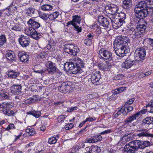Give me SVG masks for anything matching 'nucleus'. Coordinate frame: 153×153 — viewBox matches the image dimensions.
Segmentation results:
<instances>
[{
	"instance_id": "obj_59",
	"label": "nucleus",
	"mask_w": 153,
	"mask_h": 153,
	"mask_svg": "<svg viewBox=\"0 0 153 153\" xmlns=\"http://www.w3.org/2000/svg\"><path fill=\"white\" fill-rule=\"evenodd\" d=\"M94 138L95 140V142L100 141L102 139V137L100 135H97L94 136Z\"/></svg>"
},
{
	"instance_id": "obj_19",
	"label": "nucleus",
	"mask_w": 153,
	"mask_h": 153,
	"mask_svg": "<svg viewBox=\"0 0 153 153\" xmlns=\"http://www.w3.org/2000/svg\"><path fill=\"white\" fill-rule=\"evenodd\" d=\"M101 78V76L100 74L95 73L92 74L91 76V79L92 83L95 85L99 84L98 82Z\"/></svg>"
},
{
	"instance_id": "obj_18",
	"label": "nucleus",
	"mask_w": 153,
	"mask_h": 153,
	"mask_svg": "<svg viewBox=\"0 0 153 153\" xmlns=\"http://www.w3.org/2000/svg\"><path fill=\"white\" fill-rule=\"evenodd\" d=\"M140 113L144 114V112H143V111H141L133 114V115L126 118L124 121L126 123H131L133 121L135 120L137 118L139 117Z\"/></svg>"
},
{
	"instance_id": "obj_26",
	"label": "nucleus",
	"mask_w": 153,
	"mask_h": 153,
	"mask_svg": "<svg viewBox=\"0 0 153 153\" xmlns=\"http://www.w3.org/2000/svg\"><path fill=\"white\" fill-rule=\"evenodd\" d=\"M130 143L136 151H137L139 148L142 149L141 141L135 140Z\"/></svg>"
},
{
	"instance_id": "obj_57",
	"label": "nucleus",
	"mask_w": 153,
	"mask_h": 153,
	"mask_svg": "<svg viewBox=\"0 0 153 153\" xmlns=\"http://www.w3.org/2000/svg\"><path fill=\"white\" fill-rule=\"evenodd\" d=\"M145 41L147 42L151 46L153 47V39L150 38L146 39Z\"/></svg>"
},
{
	"instance_id": "obj_54",
	"label": "nucleus",
	"mask_w": 153,
	"mask_h": 153,
	"mask_svg": "<svg viewBox=\"0 0 153 153\" xmlns=\"http://www.w3.org/2000/svg\"><path fill=\"white\" fill-rule=\"evenodd\" d=\"M85 142L89 143H95V139L94 136H93L89 138H87L85 140Z\"/></svg>"
},
{
	"instance_id": "obj_47",
	"label": "nucleus",
	"mask_w": 153,
	"mask_h": 153,
	"mask_svg": "<svg viewBox=\"0 0 153 153\" xmlns=\"http://www.w3.org/2000/svg\"><path fill=\"white\" fill-rule=\"evenodd\" d=\"M141 142L142 149H144L146 147L149 146L150 145V143L148 141H141Z\"/></svg>"
},
{
	"instance_id": "obj_63",
	"label": "nucleus",
	"mask_w": 153,
	"mask_h": 153,
	"mask_svg": "<svg viewBox=\"0 0 153 153\" xmlns=\"http://www.w3.org/2000/svg\"><path fill=\"white\" fill-rule=\"evenodd\" d=\"M15 126L14 124H10L6 128V130L8 131L10 129H15Z\"/></svg>"
},
{
	"instance_id": "obj_8",
	"label": "nucleus",
	"mask_w": 153,
	"mask_h": 153,
	"mask_svg": "<svg viewBox=\"0 0 153 153\" xmlns=\"http://www.w3.org/2000/svg\"><path fill=\"white\" fill-rule=\"evenodd\" d=\"M63 48L65 52L72 55H76L78 52L77 46L72 44H66Z\"/></svg>"
},
{
	"instance_id": "obj_62",
	"label": "nucleus",
	"mask_w": 153,
	"mask_h": 153,
	"mask_svg": "<svg viewBox=\"0 0 153 153\" xmlns=\"http://www.w3.org/2000/svg\"><path fill=\"white\" fill-rule=\"evenodd\" d=\"M94 35L93 33H89L87 35L86 37L87 39H91L92 41L94 39Z\"/></svg>"
},
{
	"instance_id": "obj_33",
	"label": "nucleus",
	"mask_w": 153,
	"mask_h": 153,
	"mask_svg": "<svg viewBox=\"0 0 153 153\" xmlns=\"http://www.w3.org/2000/svg\"><path fill=\"white\" fill-rule=\"evenodd\" d=\"M28 114H30L33 115L36 118H38L41 115V113L39 111H31L27 113Z\"/></svg>"
},
{
	"instance_id": "obj_10",
	"label": "nucleus",
	"mask_w": 153,
	"mask_h": 153,
	"mask_svg": "<svg viewBox=\"0 0 153 153\" xmlns=\"http://www.w3.org/2000/svg\"><path fill=\"white\" fill-rule=\"evenodd\" d=\"M18 41L20 45L23 47L27 46L30 42V39L27 36H25L23 35L19 36Z\"/></svg>"
},
{
	"instance_id": "obj_39",
	"label": "nucleus",
	"mask_w": 153,
	"mask_h": 153,
	"mask_svg": "<svg viewBox=\"0 0 153 153\" xmlns=\"http://www.w3.org/2000/svg\"><path fill=\"white\" fill-rule=\"evenodd\" d=\"M7 8L8 10H8L11 15L15 12L16 10H17L16 7L13 5L12 3Z\"/></svg>"
},
{
	"instance_id": "obj_37",
	"label": "nucleus",
	"mask_w": 153,
	"mask_h": 153,
	"mask_svg": "<svg viewBox=\"0 0 153 153\" xmlns=\"http://www.w3.org/2000/svg\"><path fill=\"white\" fill-rule=\"evenodd\" d=\"M126 89V87H123L116 88L112 91V92L113 94H118L120 93H121Z\"/></svg>"
},
{
	"instance_id": "obj_29",
	"label": "nucleus",
	"mask_w": 153,
	"mask_h": 153,
	"mask_svg": "<svg viewBox=\"0 0 153 153\" xmlns=\"http://www.w3.org/2000/svg\"><path fill=\"white\" fill-rule=\"evenodd\" d=\"M89 151L90 153H99L101 152V149L97 146H92L89 148Z\"/></svg>"
},
{
	"instance_id": "obj_20",
	"label": "nucleus",
	"mask_w": 153,
	"mask_h": 153,
	"mask_svg": "<svg viewBox=\"0 0 153 153\" xmlns=\"http://www.w3.org/2000/svg\"><path fill=\"white\" fill-rule=\"evenodd\" d=\"M27 23L30 25L31 27L29 28H33L32 30H35V29L38 28L41 26L39 23L31 19L28 21Z\"/></svg>"
},
{
	"instance_id": "obj_16",
	"label": "nucleus",
	"mask_w": 153,
	"mask_h": 153,
	"mask_svg": "<svg viewBox=\"0 0 153 153\" xmlns=\"http://www.w3.org/2000/svg\"><path fill=\"white\" fill-rule=\"evenodd\" d=\"M22 87L20 84H14L11 86L10 92L14 94H19L21 93Z\"/></svg>"
},
{
	"instance_id": "obj_9",
	"label": "nucleus",
	"mask_w": 153,
	"mask_h": 153,
	"mask_svg": "<svg viewBox=\"0 0 153 153\" xmlns=\"http://www.w3.org/2000/svg\"><path fill=\"white\" fill-rule=\"evenodd\" d=\"M58 84V90L61 92L66 93L70 91V86L67 82H59Z\"/></svg>"
},
{
	"instance_id": "obj_6",
	"label": "nucleus",
	"mask_w": 153,
	"mask_h": 153,
	"mask_svg": "<svg viewBox=\"0 0 153 153\" xmlns=\"http://www.w3.org/2000/svg\"><path fill=\"white\" fill-rule=\"evenodd\" d=\"M98 56L102 59L106 60V62L112 60L111 52L105 48H102L99 51Z\"/></svg>"
},
{
	"instance_id": "obj_15",
	"label": "nucleus",
	"mask_w": 153,
	"mask_h": 153,
	"mask_svg": "<svg viewBox=\"0 0 153 153\" xmlns=\"http://www.w3.org/2000/svg\"><path fill=\"white\" fill-rule=\"evenodd\" d=\"M25 33L27 35L30 36L32 38L36 40L39 39L41 37L40 33H37L35 30H32L31 28H29L27 31H26Z\"/></svg>"
},
{
	"instance_id": "obj_11",
	"label": "nucleus",
	"mask_w": 153,
	"mask_h": 153,
	"mask_svg": "<svg viewBox=\"0 0 153 153\" xmlns=\"http://www.w3.org/2000/svg\"><path fill=\"white\" fill-rule=\"evenodd\" d=\"M119 8L118 7L114 4H111L105 7V10L108 14L112 15H117Z\"/></svg>"
},
{
	"instance_id": "obj_50",
	"label": "nucleus",
	"mask_w": 153,
	"mask_h": 153,
	"mask_svg": "<svg viewBox=\"0 0 153 153\" xmlns=\"http://www.w3.org/2000/svg\"><path fill=\"white\" fill-rule=\"evenodd\" d=\"M4 108L9 109L14 106V103L13 102H4Z\"/></svg>"
},
{
	"instance_id": "obj_2",
	"label": "nucleus",
	"mask_w": 153,
	"mask_h": 153,
	"mask_svg": "<svg viewBox=\"0 0 153 153\" xmlns=\"http://www.w3.org/2000/svg\"><path fill=\"white\" fill-rule=\"evenodd\" d=\"M84 62L80 58L76 57L74 62H67L64 65V70L66 72H70L72 74H76L82 72V68L84 67Z\"/></svg>"
},
{
	"instance_id": "obj_60",
	"label": "nucleus",
	"mask_w": 153,
	"mask_h": 153,
	"mask_svg": "<svg viewBox=\"0 0 153 153\" xmlns=\"http://www.w3.org/2000/svg\"><path fill=\"white\" fill-rule=\"evenodd\" d=\"M147 110L148 109V108H153V100H151L148 104L146 105Z\"/></svg>"
},
{
	"instance_id": "obj_30",
	"label": "nucleus",
	"mask_w": 153,
	"mask_h": 153,
	"mask_svg": "<svg viewBox=\"0 0 153 153\" xmlns=\"http://www.w3.org/2000/svg\"><path fill=\"white\" fill-rule=\"evenodd\" d=\"M134 16H133L131 19V24L133 25H137L140 23L141 19L136 14H134Z\"/></svg>"
},
{
	"instance_id": "obj_40",
	"label": "nucleus",
	"mask_w": 153,
	"mask_h": 153,
	"mask_svg": "<svg viewBox=\"0 0 153 153\" xmlns=\"http://www.w3.org/2000/svg\"><path fill=\"white\" fill-rule=\"evenodd\" d=\"M56 44V42L54 41L53 39H50L48 41V43L46 47L48 49L50 50L51 48V47H53Z\"/></svg>"
},
{
	"instance_id": "obj_64",
	"label": "nucleus",
	"mask_w": 153,
	"mask_h": 153,
	"mask_svg": "<svg viewBox=\"0 0 153 153\" xmlns=\"http://www.w3.org/2000/svg\"><path fill=\"white\" fill-rule=\"evenodd\" d=\"M123 76V75L119 74L114 77V79L116 80H120L122 79Z\"/></svg>"
},
{
	"instance_id": "obj_31",
	"label": "nucleus",
	"mask_w": 153,
	"mask_h": 153,
	"mask_svg": "<svg viewBox=\"0 0 153 153\" xmlns=\"http://www.w3.org/2000/svg\"><path fill=\"white\" fill-rule=\"evenodd\" d=\"M41 66L39 65H37L34 66L33 70L34 72L42 74L44 72Z\"/></svg>"
},
{
	"instance_id": "obj_22",
	"label": "nucleus",
	"mask_w": 153,
	"mask_h": 153,
	"mask_svg": "<svg viewBox=\"0 0 153 153\" xmlns=\"http://www.w3.org/2000/svg\"><path fill=\"white\" fill-rule=\"evenodd\" d=\"M18 56L20 60L23 62H26L29 60V55L27 53L24 52H20L18 54Z\"/></svg>"
},
{
	"instance_id": "obj_1",
	"label": "nucleus",
	"mask_w": 153,
	"mask_h": 153,
	"mask_svg": "<svg viewBox=\"0 0 153 153\" xmlns=\"http://www.w3.org/2000/svg\"><path fill=\"white\" fill-rule=\"evenodd\" d=\"M113 44L115 52L118 56L123 57L129 52L130 40L128 36H119Z\"/></svg>"
},
{
	"instance_id": "obj_34",
	"label": "nucleus",
	"mask_w": 153,
	"mask_h": 153,
	"mask_svg": "<svg viewBox=\"0 0 153 153\" xmlns=\"http://www.w3.org/2000/svg\"><path fill=\"white\" fill-rule=\"evenodd\" d=\"M59 15V13L58 12L56 11L50 14L48 18L50 20L52 21L56 19Z\"/></svg>"
},
{
	"instance_id": "obj_23",
	"label": "nucleus",
	"mask_w": 153,
	"mask_h": 153,
	"mask_svg": "<svg viewBox=\"0 0 153 153\" xmlns=\"http://www.w3.org/2000/svg\"><path fill=\"white\" fill-rule=\"evenodd\" d=\"M10 98L9 93L5 89H1L0 90V98L2 100L8 99Z\"/></svg>"
},
{
	"instance_id": "obj_5",
	"label": "nucleus",
	"mask_w": 153,
	"mask_h": 153,
	"mask_svg": "<svg viewBox=\"0 0 153 153\" xmlns=\"http://www.w3.org/2000/svg\"><path fill=\"white\" fill-rule=\"evenodd\" d=\"M46 66L48 68L46 70L48 74H57L58 76H60L61 75V73L56 67L55 63L51 61H48L46 63Z\"/></svg>"
},
{
	"instance_id": "obj_12",
	"label": "nucleus",
	"mask_w": 153,
	"mask_h": 153,
	"mask_svg": "<svg viewBox=\"0 0 153 153\" xmlns=\"http://www.w3.org/2000/svg\"><path fill=\"white\" fill-rule=\"evenodd\" d=\"M137 131L141 132L137 134V136L139 137H146L153 138V131H151L149 130H146V129H143Z\"/></svg>"
},
{
	"instance_id": "obj_3",
	"label": "nucleus",
	"mask_w": 153,
	"mask_h": 153,
	"mask_svg": "<svg viewBox=\"0 0 153 153\" xmlns=\"http://www.w3.org/2000/svg\"><path fill=\"white\" fill-rule=\"evenodd\" d=\"M141 23L137 25L136 26V30L137 32V37H140L142 35H144L146 33V29L149 27V22L146 20L143 19Z\"/></svg>"
},
{
	"instance_id": "obj_24",
	"label": "nucleus",
	"mask_w": 153,
	"mask_h": 153,
	"mask_svg": "<svg viewBox=\"0 0 153 153\" xmlns=\"http://www.w3.org/2000/svg\"><path fill=\"white\" fill-rule=\"evenodd\" d=\"M20 72L16 70H10L9 71L7 74L8 76L10 78H16L19 76Z\"/></svg>"
},
{
	"instance_id": "obj_25",
	"label": "nucleus",
	"mask_w": 153,
	"mask_h": 153,
	"mask_svg": "<svg viewBox=\"0 0 153 153\" xmlns=\"http://www.w3.org/2000/svg\"><path fill=\"white\" fill-rule=\"evenodd\" d=\"M124 150L127 153H134L136 151L130 143L125 146Z\"/></svg>"
},
{
	"instance_id": "obj_46",
	"label": "nucleus",
	"mask_w": 153,
	"mask_h": 153,
	"mask_svg": "<svg viewBox=\"0 0 153 153\" xmlns=\"http://www.w3.org/2000/svg\"><path fill=\"white\" fill-rule=\"evenodd\" d=\"M1 10L2 16H11L8 10H8L7 7Z\"/></svg>"
},
{
	"instance_id": "obj_17",
	"label": "nucleus",
	"mask_w": 153,
	"mask_h": 153,
	"mask_svg": "<svg viewBox=\"0 0 153 153\" xmlns=\"http://www.w3.org/2000/svg\"><path fill=\"white\" fill-rule=\"evenodd\" d=\"M97 21L100 25L104 27L108 28L109 24V21L108 19L102 16H99Z\"/></svg>"
},
{
	"instance_id": "obj_42",
	"label": "nucleus",
	"mask_w": 153,
	"mask_h": 153,
	"mask_svg": "<svg viewBox=\"0 0 153 153\" xmlns=\"http://www.w3.org/2000/svg\"><path fill=\"white\" fill-rule=\"evenodd\" d=\"M37 96L36 95L33 96V98H30L24 101V104H30L32 102H34L36 100V96Z\"/></svg>"
},
{
	"instance_id": "obj_28",
	"label": "nucleus",
	"mask_w": 153,
	"mask_h": 153,
	"mask_svg": "<svg viewBox=\"0 0 153 153\" xmlns=\"http://www.w3.org/2000/svg\"><path fill=\"white\" fill-rule=\"evenodd\" d=\"M122 7L126 9H128L132 4V0H123Z\"/></svg>"
},
{
	"instance_id": "obj_14",
	"label": "nucleus",
	"mask_w": 153,
	"mask_h": 153,
	"mask_svg": "<svg viewBox=\"0 0 153 153\" xmlns=\"http://www.w3.org/2000/svg\"><path fill=\"white\" fill-rule=\"evenodd\" d=\"M135 61L130 56H128L122 64V67L128 69L135 64Z\"/></svg>"
},
{
	"instance_id": "obj_45",
	"label": "nucleus",
	"mask_w": 153,
	"mask_h": 153,
	"mask_svg": "<svg viewBox=\"0 0 153 153\" xmlns=\"http://www.w3.org/2000/svg\"><path fill=\"white\" fill-rule=\"evenodd\" d=\"M11 29L15 31H21V28L20 25L18 24H16L13 26H12Z\"/></svg>"
},
{
	"instance_id": "obj_61",
	"label": "nucleus",
	"mask_w": 153,
	"mask_h": 153,
	"mask_svg": "<svg viewBox=\"0 0 153 153\" xmlns=\"http://www.w3.org/2000/svg\"><path fill=\"white\" fill-rule=\"evenodd\" d=\"M74 27V30L77 31L78 33L81 32L82 29L80 27L77 25L76 24Z\"/></svg>"
},
{
	"instance_id": "obj_53",
	"label": "nucleus",
	"mask_w": 153,
	"mask_h": 153,
	"mask_svg": "<svg viewBox=\"0 0 153 153\" xmlns=\"http://www.w3.org/2000/svg\"><path fill=\"white\" fill-rule=\"evenodd\" d=\"M39 17L44 20H47L48 17V14L44 13H39Z\"/></svg>"
},
{
	"instance_id": "obj_7",
	"label": "nucleus",
	"mask_w": 153,
	"mask_h": 153,
	"mask_svg": "<svg viewBox=\"0 0 153 153\" xmlns=\"http://www.w3.org/2000/svg\"><path fill=\"white\" fill-rule=\"evenodd\" d=\"M150 7H153V0H145L139 2L136 6L134 10L137 9L140 10Z\"/></svg>"
},
{
	"instance_id": "obj_4",
	"label": "nucleus",
	"mask_w": 153,
	"mask_h": 153,
	"mask_svg": "<svg viewBox=\"0 0 153 153\" xmlns=\"http://www.w3.org/2000/svg\"><path fill=\"white\" fill-rule=\"evenodd\" d=\"M145 47H143L137 49L134 53V58L138 63H141L145 59L146 56V50Z\"/></svg>"
},
{
	"instance_id": "obj_43",
	"label": "nucleus",
	"mask_w": 153,
	"mask_h": 153,
	"mask_svg": "<svg viewBox=\"0 0 153 153\" xmlns=\"http://www.w3.org/2000/svg\"><path fill=\"white\" fill-rule=\"evenodd\" d=\"M7 39L6 36L4 35L0 36V47L2 46L6 42Z\"/></svg>"
},
{
	"instance_id": "obj_38",
	"label": "nucleus",
	"mask_w": 153,
	"mask_h": 153,
	"mask_svg": "<svg viewBox=\"0 0 153 153\" xmlns=\"http://www.w3.org/2000/svg\"><path fill=\"white\" fill-rule=\"evenodd\" d=\"M13 54H14V53L11 51L7 52L6 55V57L8 60L12 61L14 59Z\"/></svg>"
},
{
	"instance_id": "obj_41",
	"label": "nucleus",
	"mask_w": 153,
	"mask_h": 153,
	"mask_svg": "<svg viewBox=\"0 0 153 153\" xmlns=\"http://www.w3.org/2000/svg\"><path fill=\"white\" fill-rule=\"evenodd\" d=\"M3 112L5 114L9 116H12L14 114L13 110L7 108L4 109L3 110Z\"/></svg>"
},
{
	"instance_id": "obj_32",
	"label": "nucleus",
	"mask_w": 153,
	"mask_h": 153,
	"mask_svg": "<svg viewBox=\"0 0 153 153\" xmlns=\"http://www.w3.org/2000/svg\"><path fill=\"white\" fill-rule=\"evenodd\" d=\"M41 9L43 11H50L53 9V6L49 4H44L41 6Z\"/></svg>"
},
{
	"instance_id": "obj_36",
	"label": "nucleus",
	"mask_w": 153,
	"mask_h": 153,
	"mask_svg": "<svg viewBox=\"0 0 153 153\" xmlns=\"http://www.w3.org/2000/svg\"><path fill=\"white\" fill-rule=\"evenodd\" d=\"M35 11V8L30 7L28 8L26 10V13L27 16H31L33 14Z\"/></svg>"
},
{
	"instance_id": "obj_52",
	"label": "nucleus",
	"mask_w": 153,
	"mask_h": 153,
	"mask_svg": "<svg viewBox=\"0 0 153 153\" xmlns=\"http://www.w3.org/2000/svg\"><path fill=\"white\" fill-rule=\"evenodd\" d=\"M124 107L126 109L127 111H126V112H127V114L128 113L131 112L134 109V107L133 106L131 105H124Z\"/></svg>"
},
{
	"instance_id": "obj_35",
	"label": "nucleus",
	"mask_w": 153,
	"mask_h": 153,
	"mask_svg": "<svg viewBox=\"0 0 153 153\" xmlns=\"http://www.w3.org/2000/svg\"><path fill=\"white\" fill-rule=\"evenodd\" d=\"M118 17V19L122 21V22L125 23V20L126 18V15L125 13L123 12L118 13L117 14V16Z\"/></svg>"
},
{
	"instance_id": "obj_58",
	"label": "nucleus",
	"mask_w": 153,
	"mask_h": 153,
	"mask_svg": "<svg viewBox=\"0 0 153 153\" xmlns=\"http://www.w3.org/2000/svg\"><path fill=\"white\" fill-rule=\"evenodd\" d=\"M135 100L134 98H131L125 103L124 105H130L132 104Z\"/></svg>"
},
{
	"instance_id": "obj_55",
	"label": "nucleus",
	"mask_w": 153,
	"mask_h": 153,
	"mask_svg": "<svg viewBox=\"0 0 153 153\" xmlns=\"http://www.w3.org/2000/svg\"><path fill=\"white\" fill-rule=\"evenodd\" d=\"M47 55V52L45 51H43L40 52L39 54L38 55V57L40 58L43 59L45 58V56Z\"/></svg>"
},
{
	"instance_id": "obj_21",
	"label": "nucleus",
	"mask_w": 153,
	"mask_h": 153,
	"mask_svg": "<svg viewBox=\"0 0 153 153\" xmlns=\"http://www.w3.org/2000/svg\"><path fill=\"white\" fill-rule=\"evenodd\" d=\"M112 22L113 27L114 29H117L123 25V22L118 19H115L114 18L111 19Z\"/></svg>"
},
{
	"instance_id": "obj_56",
	"label": "nucleus",
	"mask_w": 153,
	"mask_h": 153,
	"mask_svg": "<svg viewBox=\"0 0 153 153\" xmlns=\"http://www.w3.org/2000/svg\"><path fill=\"white\" fill-rule=\"evenodd\" d=\"M84 42L86 45L88 46L92 44V41L87 38L84 40Z\"/></svg>"
},
{
	"instance_id": "obj_44",
	"label": "nucleus",
	"mask_w": 153,
	"mask_h": 153,
	"mask_svg": "<svg viewBox=\"0 0 153 153\" xmlns=\"http://www.w3.org/2000/svg\"><path fill=\"white\" fill-rule=\"evenodd\" d=\"M123 114V115H127V112H126V110L124 107V106H123V107L120 109L118 110L117 113V117L118 116Z\"/></svg>"
},
{
	"instance_id": "obj_51",
	"label": "nucleus",
	"mask_w": 153,
	"mask_h": 153,
	"mask_svg": "<svg viewBox=\"0 0 153 153\" xmlns=\"http://www.w3.org/2000/svg\"><path fill=\"white\" fill-rule=\"evenodd\" d=\"M57 141V139L56 137H54L50 138L48 139V143L50 144H53L55 143Z\"/></svg>"
},
{
	"instance_id": "obj_27",
	"label": "nucleus",
	"mask_w": 153,
	"mask_h": 153,
	"mask_svg": "<svg viewBox=\"0 0 153 153\" xmlns=\"http://www.w3.org/2000/svg\"><path fill=\"white\" fill-rule=\"evenodd\" d=\"M127 32L130 35H132V37H137V32L136 30V27L135 28H134L133 27H131L129 28L127 30Z\"/></svg>"
},
{
	"instance_id": "obj_13",
	"label": "nucleus",
	"mask_w": 153,
	"mask_h": 153,
	"mask_svg": "<svg viewBox=\"0 0 153 153\" xmlns=\"http://www.w3.org/2000/svg\"><path fill=\"white\" fill-rule=\"evenodd\" d=\"M134 14H136L141 19H145L148 16V11L146 9L139 10L136 9L134 10Z\"/></svg>"
},
{
	"instance_id": "obj_49",
	"label": "nucleus",
	"mask_w": 153,
	"mask_h": 153,
	"mask_svg": "<svg viewBox=\"0 0 153 153\" xmlns=\"http://www.w3.org/2000/svg\"><path fill=\"white\" fill-rule=\"evenodd\" d=\"M81 17L78 15H75L73 16V19L74 22L80 24L81 21Z\"/></svg>"
},
{
	"instance_id": "obj_48",
	"label": "nucleus",
	"mask_w": 153,
	"mask_h": 153,
	"mask_svg": "<svg viewBox=\"0 0 153 153\" xmlns=\"http://www.w3.org/2000/svg\"><path fill=\"white\" fill-rule=\"evenodd\" d=\"M152 118L147 117L143 120V123L147 124H150L153 123V121L152 120Z\"/></svg>"
}]
</instances>
